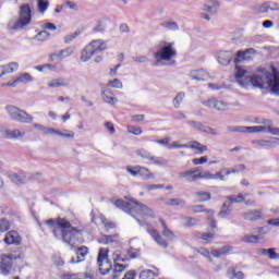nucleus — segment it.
Here are the masks:
<instances>
[{
	"mask_svg": "<svg viewBox=\"0 0 279 279\" xmlns=\"http://www.w3.org/2000/svg\"><path fill=\"white\" fill-rule=\"evenodd\" d=\"M184 101V93H179L173 99L174 108H180V104Z\"/></svg>",
	"mask_w": 279,
	"mask_h": 279,
	"instance_id": "obj_49",
	"label": "nucleus"
},
{
	"mask_svg": "<svg viewBox=\"0 0 279 279\" xmlns=\"http://www.w3.org/2000/svg\"><path fill=\"white\" fill-rule=\"evenodd\" d=\"M136 155L140 156V158H143V160H149V162H153V165H158L159 167L167 165V160L165 158L156 157L145 149L137 150Z\"/></svg>",
	"mask_w": 279,
	"mask_h": 279,
	"instance_id": "obj_9",
	"label": "nucleus"
},
{
	"mask_svg": "<svg viewBox=\"0 0 279 279\" xmlns=\"http://www.w3.org/2000/svg\"><path fill=\"white\" fill-rule=\"evenodd\" d=\"M189 149H196L199 154H204L205 151H208V146L199 144V142L194 141L190 144Z\"/></svg>",
	"mask_w": 279,
	"mask_h": 279,
	"instance_id": "obj_32",
	"label": "nucleus"
},
{
	"mask_svg": "<svg viewBox=\"0 0 279 279\" xmlns=\"http://www.w3.org/2000/svg\"><path fill=\"white\" fill-rule=\"evenodd\" d=\"M161 27H165L166 29H171L172 32H178L180 29V26L174 21H168L161 23Z\"/></svg>",
	"mask_w": 279,
	"mask_h": 279,
	"instance_id": "obj_38",
	"label": "nucleus"
},
{
	"mask_svg": "<svg viewBox=\"0 0 279 279\" xmlns=\"http://www.w3.org/2000/svg\"><path fill=\"white\" fill-rule=\"evenodd\" d=\"M38 3V10L41 12V14H45L47 12V8H49V1L47 0H37Z\"/></svg>",
	"mask_w": 279,
	"mask_h": 279,
	"instance_id": "obj_43",
	"label": "nucleus"
},
{
	"mask_svg": "<svg viewBox=\"0 0 279 279\" xmlns=\"http://www.w3.org/2000/svg\"><path fill=\"white\" fill-rule=\"evenodd\" d=\"M157 276L153 270H143L140 274V279H156Z\"/></svg>",
	"mask_w": 279,
	"mask_h": 279,
	"instance_id": "obj_41",
	"label": "nucleus"
},
{
	"mask_svg": "<svg viewBox=\"0 0 279 279\" xmlns=\"http://www.w3.org/2000/svg\"><path fill=\"white\" fill-rule=\"evenodd\" d=\"M248 195H243V194H239L238 196L231 195L228 196L227 202H230V205L232 206V204H241V202H245V197H247Z\"/></svg>",
	"mask_w": 279,
	"mask_h": 279,
	"instance_id": "obj_34",
	"label": "nucleus"
},
{
	"mask_svg": "<svg viewBox=\"0 0 279 279\" xmlns=\"http://www.w3.org/2000/svg\"><path fill=\"white\" fill-rule=\"evenodd\" d=\"M111 258L113 260V265L117 264V263H128V260H129V258H126L125 256L121 255L120 251L113 252Z\"/></svg>",
	"mask_w": 279,
	"mask_h": 279,
	"instance_id": "obj_35",
	"label": "nucleus"
},
{
	"mask_svg": "<svg viewBox=\"0 0 279 279\" xmlns=\"http://www.w3.org/2000/svg\"><path fill=\"white\" fill-rule=\"evenodd\" d=\"M46 225L53 228L52 232L56 239L63 241V243H66L72 247L74 243H77L80 236H82V229L71 226V222L64 218L46 220Z\"/></svg>",
	"mask_w": 279,
	"mask_h": 279,
	"instance_id": "obj_2",
	"label": "nucleus"
},
{
	"mask_svg": "<svg viewBox=\"0 0 279 279\" xmlns=\"http://www.w3.org/2000/svg\"><path fill=\"white\" fill-rule=\"evenodd\" d=\"M87 255H88V247L80 246L76 250V257H72L70 263H72V265H77V263H84Z\"/></svg>",
	"mask_w": 279,
	"mask_h": 279,
	"instance_id": "obj_15",
	"label": "nucleus"
},
{
	"mask_svg": "<svg viewBox=\"0 0 279 279\" xmlns=\"http://www.w3.org/2000/svg\"><path fill=\"white\" fill-rule=\"evenodd\" d=\"M0 77H3V75H10V73H15V71H19V62H10L5 65H0Z\"/></svg>",
	"mask_w": 279,
	"mask_h": 279,
	"instance_id": "obj_20",
	"label": "nucleus"
},
{
	"mask_svg": "<svg viewBox=\"0 0 279 279\" xmlns=\"http://www.w3.org/2000/svg\"><path fill=\"white\" fill-rule=\"evenodd\" d=\"M108 86H111L112 88H123V83L121 80L114 78L108 82Z\"/></svg>",
	"mask_w": 279,
	"mask_h": 279,
	"instance_id": "obj_50",
	"label": "nucleus"
},
{
	"mask_svg": "<svg viewBox=\"0 0 279 279\" xmlns=\"http://www.w3.org/2000/svg\"><path fill=\"white\" fill-rule=\"evenodd\" d=\"M14 260V255H3L0 263V271L2 276H10L12 274V263Z\"/></svg>",
	"mask_w": 279,
	"mask_h": 279,
	"instance_id": "obj_10",
	"label": "nucleus"
},
{
	"mask_svg": "<svg viewBox=\"0 0 279 279\" xmlns=\"http://www.w3.org/2000/svg\"><path fill=\"white\" fill-rule=\"evenodd\" d=\"M215 216V211L214 210H208V221L210 223V228H213L214 230L217 229V221H215L213 219V217Z\"/></svg>",
	"mask_w": 279,
	"mask_h": 279,
	"instance_id": "obj_52",
	"label": "nucleus"
},
{
	"mask_svg": "<svg viewBox=\"0 0 279 279\" xmlns=\"http://www.w3.org/2000/svg\"><path fill=\"white\" fill-rule=\"evenodd\" d=\"M5 136L8 138H23L25 136V131L16 130H8L5 131Z\"/></svg>",
	"mask_w": 279,
	"mask_h": 279,
	"instance_id": "obj_31",
	"label": "nucleus"
},
{
	"mask_svg": "<svg viewBox=\"0 0 279 279\" xmlns=\"http://www.w3.org/2000/svg\"><path fill=\"white\" fill-rule=\"evenodd\" d=\"M74 51H75V48L70 46L63 50H60L57 53V58H59V60H64L66 58H71V56H73Z\"/></svg>",
	"mask_w": 279,
	"mask_h": 279,
	"instance_id": "obj_29",
	"label": "nucleus"
},
{
	"mask_svg": "<svg viewBox=\"0 0 279 279\" xmlns=\"http://www.w3.org/2000/svg\"><path fill=\"white\" fill-rule=\"evenodd\" d=\"M77 36H80V33L78 32H75L74 34H70V35H66L64 37V43L66 45H69V43H73V40H75V38H77Z\"/></svg>",
	"mask_w": 279,
	"mask_h": 279,
	"instance_id": "obj_57",
	"label": "nucleus"
},
{
	"mask_svg": "<svg viewBox=\"0 0 279 279\" xmlns=\"http://www.w3.org/2000/svg\"><path fill=\"white\" fill-rule=\"evenodd\" d=\"M179 178L187 180V182H197L199 180V174H194L193 171L187 170L184 172H181L179 174Z\"/></svg>",
	"mask_w": 279,
	"mask_h": 279,
	"instance_id": "obj_27",
	"label": "nucleus"
},
{
	"mask_svg": "<svg viewBox=\"0 0 279 279\" xmlns=\"http://www.w3.org/2000/svg\"><path fill=\"white\" fill-rule=\"evenodd\" d=\"M190 144H180L179 142H173L168 149H189Z\"/></svg>",
	"mask_w": 279,
	"mask_h": 279,
	"instance_id": "obj_46",
	"label": "nucleus"
},
{
	"mask_svg": "<svg viewBox=\"0 0 279 279\" xmlns=\"http://www.w3.org/2000/svg\"><path fill=\"white\" fill-rule=\"evenodd\" d=\"M217 60H218L219 64H222V66H228V63L232 62V52L220 51V52H218Z\"/></svg>",
	"mask_w": 279,
	"mask_h": 279,
	"instance_id": "obj_23",
	"label": "nucleus"
},
{
	"mask_svg": "<svg viewBox=\"0 0 279 279\" xmlns=\"http://www.w3.org/2000/svg\"><path fill=\"white\" fill-rule=\"evenodd\" d=\"M268 258H270V260H278L279 256L278 253H276V248H268Z\"/></svg>",
	"mask_w": 279,
	"mask_h": 279,
	"instance_id": "obj_61",
	"label": "nucleus"
},
{
	"mask_svg": "<svg viewBox=\"0 0 279 279\" xmlns=\"http://www.w3.org/2000/svg\"><path fill=\"white\" fill-rule=\"evenodd\" d=\"M101 97L105 104H109V106H117L119 104V99L114 97V93L109 87L101 88Z\"/></svg>",
	"mask_w": 279,
	"mask_h": 279,
	"instance_id": "obj_12",
	"label": "nucleus"
},
{
	"mask_svg": "<svg viewBox=\"0 0 279 279\" xmlns=\"http://www.w3.org/2000/svg\"><path fill=\"white\" fill-rule=\"evenodd\" d=\"M97 263L101 276H108L112 270V263L108 260V248H100L97 257Z\"/></svg>",
	"mask_w": 279,
	"mask_h": 279,
	"instance_id": "obj_7",
	"label": "nucleus"
},
{
	"mask_svg": "<svg viewBox=\"0 0 279 279\" xmlns=\"http://www.w3.org/2000/svg\"><path fill=\"white\" fill-rule=\"evenodd\" d=\"M195 195L198 197L199 202L210 201V193L208 192H196Z\"/></svg>",
	"mask_w": 279,
	"mask_h": 279,
	"instance_id": "obj_47",
	"label": "nucleus"
},
{
	"mask_svg": "<svg viewBox=\"0 0 279 279\" xmlns=\"http://www.w3.org/2000/svg\"><path fill=\"white\" fill-rule=\"evenodd\" d=\"M89 47H92V50L95 53H101V51H106V49H108V45L106 44V41L101 40V39H95L92 43L88 44Z\"/></svg>",
	"mask_w": 279,
	"mask_h": 279,
	"instance_id": "obj_19",
	"label": "nucleus"
},
{
	"mask_svg": "<svg viewBox=\"0 0 279 279\" xmlns=\"http://www.w3.org/2000/svg\"><path fill=\"white\" fill-rule=\"evenodd\" d=\"M252 145H256L257 148L260 147H271V145H279V138L278 137H272L271 141L267 140H255L252 142Z\"/></svg>",
	"mask_w": 279,
	"mask_h": 279,
	"instance_id": "obj_22",
	"label": "nucleus"
},
{
	"mask_svg": "<svg viewBox=\"0 0 279 279\" xmlns=\"http://www.w3.org/2000/svg\"><path fill=\"white\" fill-rule=\"evenodd\" d=\"M10 230V221L7 219L0 220V232H8Z\"/></svg>",
	"mask_w": 279,
	"mask_h": 279,
	"instance_id": "obj_51",
	"label": "nucleus"
},
{
	"mask_svg": "<svg viewBox=\"0 0 279 279\" xmlns=\"http://www.w3.org/2000/svg\"><path fill=\"white\" fill-rule=\"evenodd\" d=\"M140 256V253L137 250H134V248H130L128 252H126V255L124 256V258H129L128 259V263L129 260H132L133 258H138Z\"/></svg>",
	"mask_w": 279,
	"mask_h": 279,
	"instance_id": "obj_44",
	"label": "nucleus"
},
{
	"mask_svg": "<svg viewBox=\"0 0 279 279\" xmlns=\"http://www.w3.org/2000/svg\"><path fill=\"white\" fill-rule=\"evenodd\" d=\"M5 110L9 117L13 121H17L19 123H32L34 121V117L29 116L26 111H23L21 108L15 106H7Z\"/></svg>",
	"mask_w": 279,
	"mask_h": 279,
	"instance_id": "obj_6",
	"label": "nucleus"
},
{
	"mask_svg": "<svg viewBox=\"0 0 279 279\" xmlns=\"http://www.w3.org/2000/svg\"><path fill=\"white\" fill-rule=\"evenodd\" d=\"M45 134H51L52 136H61V138H75V132L71 130L58 131L49 126H47Z\"/></svg>",
	"mask_w": 279,
	"mask_h": 279,
	"instance_id": "obj_14",
	"label": "nucleus"
},
{
	"mask_svg": "<svg viewBox=\"0 0 279 279\" xmlns=\"http://www.w3.org/2000/svg\"><path fill=\"white\" fill-rule=\"evenodd\" d=\"M201 256H204L205 258H208V260L213 262V258L210 257V251L208 248L199 247L196 250Z\"/></svg>",
	"mask_w": 279,
	"mask_h": 279,
	"instance_id": "obj_48",
	"label": "nucleus"
},
{
	"mask_svg": "<svg viewBox=\"0 0 279 279\" xmlns=\"http://www.w3.org/2000/svg\"><path fill=\"white\" fill-rule=\"evenodd\" d=\"M10 180L11 182H13V184H25V182H27V174L23 172L17 174H11Z\"/></svg>",
	"mask_w": 279,
	"mask_h": 279,
	"instance_id": "obj_28",
	"label": "nucleus"
},
{
	"mask_svg": "<svg viewBox=\"0 0 279 279\" xmlns=\"http://www.w3.org/2000/svg\"><path fill=\"white\" fill-rule=\"evenodd\" d=\"M132 60L133 62H136V64H145V62H149V59L145 56L133 57Z\"/></svg>",
	"mask_w": 279,
	"mask_h": 279,
	"instance_id": "obj_53",
	"label": "nucleus"
},
{
	"mask_svg": "<svg viewBox=\"0 0 279 279\" xmlns=\"http://www.w3.org/2000/svg\"><path fill=\"white\" fill-rule=\"evenodd\" d=\"M196 239H202L205 243H210L215 239V233H197Z\"/></svg>",
	"mask_w": 279,
	"mask_h": 279,
	"instance_id": "obj_39",
	"label": "nucleus"
},
{
	"mask_svg": "<svg viewBox=\"0 0 279 279\" xmlns=\"http://www.w3.org/2000/svg\"><path fill=\"white\" fill-rule=\"evenodd\" d=\"M32 23V9L29 4H23L20 9V16L9 23L10 29H25Z\"/></svg>",
	"mask_w": 279,
	"mask_h": 279,
	"instance_id": "obj_4",
	"label": "nucleus"
},
{
	"mask_svg": "<svg viewBox=\"0 0 279 279\" xmlns=\"http://www.w3.org/2000/svg\"><path fill=\"white\" fill-rule=\"evenodd\" d=\"M232 205L230 204V201H226L222 205L221 210L219 211V217H228L232 213V209H230Z\"/></svg>",
	"mask_w": 279,
	"mask_h": 279,
	"instance_id": "obj_33",
	"label": "nucleus"
},
{
	"mask_svg": "<svg viewBox=\"0 0 279 279\" xmlns=\"http://www.w3.org/2000/svg\"><path fill=\"white\" fill-rule=\"evenodd\" d=\"M190 77L191 80H196L197 82H206L210 76L206 70H191Z\"/></svg>",
	"mask_w": 279,
	"mask_h": 279,
	"instance_id": "obj_16",
	"label": "nucleus"
},
{
	"mask_svg": "<svg viewBox=\"0 0 279 279\" xmlns=\"http://www.w3.org/2000/svg\"><path fill=\"white\" fill-rule=\"evenodd\" d=\"M183 226L191 228L193 226H197L199 223V219L193 217H184L182 219Z\"/></svg>",
	"mask_w": 279,
	"mask_h": 279,
	"instance_id": "obj_36",
	"label": "nucleus"
},
{
	"mask_svg": "<svg viewBox=\"0 0 279 279\" xmlns=\"http://www.w3.org/2000/svg\"><path fill=\"white\" fill-rule=\"evenodd\" d=\"M263 213V209H248L243 214V219L245 221H260V219H265Z\"/></svg>",
	"mask_w": 279,
	"mask_h": 279,
	"instance_id": "obj_13",
	"label": "nucleus"
},
{
	"mask_svg": "<svg viewBox=\"0 0 279 279\" xmlns=\"http://www.w3.org/2000/svg\"><path fill=\"white\" fill-rule=\"evenodd\" d=\"M93 56H95V52L93 51V47L87 45L81 52V60L83 62H88V60H90V58H93Z\"/></svg>",
	"mask_w": 279,
	"mask_h": 279,
	"instance_id": "obj_26",
	"label": "nucleus"
},
{
	"mask_svg": "<svg viewBox=\"0 0 279 279\" xmlns=\"http://www.w3.org/2000/svg\"><path fill=\"white\" fill-rule=\"evenodd\" d=\"M203 11L207 12L208 14H217V9L210 4H204Z\"/></svg>",
	"mask_w": 279,
	"mask_h": 279,
	"instance_id": "obj_55",
	"label": "nucleus"
},
{
	"mask_svg": "<svg viewBox=\"0 0 279 279\" xmlns=\"http://www.w3.org/2000/svg\"><path fill=\"white\" fill-rule=\"evenodd\" d=\"M193 165H204L208 162V156L192 159Z\"/></svg>",
	"mask_w": 279,
	"mask_h": 279,
	"instance_id": "obj_60",
	"label": "nucleus"
},
{
	"mask_svg": "<svg viewBox=\"0 0 279 279\" xmlns=\"http://www.w3.org/2000/svg\"><path fill=\"white\" fill-rule=\"evenodd\" d=\"M267 12H269V5L267 4V2L257 7V14H267Z\"/></svg>",
	"mask_w": 279,
	"mask_h": 279,
	"instance_id": "obj_56",
	"label": "nucleus"
},
{
	"mask_svg": "<svg viewBox=\"0 0 279 279\" xmlns=\"http://www.w3.org/2000/svg\"><path fill=\"white\" fill-rule=\"evenodd\" d=\"M159 222L161 223V230H162L163 236H166L167 239H170V241H173V239H175V233H173V231H171L167 227V223H165V220L159 219Z\"/></svg>",
	"mask_w": 279,
	"mask_h": 279,
	"instance_id": "obj_30",
	"label": "nucleus"
},
{
	"mask_svg": "<svg viewBox=\"0 0 279 279\" xmlns=\"http://www.w3.org/2000/svg\"><path fill=\"white\" fill-rule=\"evenodd\" d=\"M7 245H21V235L16 231H9L4 238Z\"/></svg>",
	"mask_w": 279,
	"mask_h": 279,
	"instance_id": "obj_17",
	"label": "nucleus"
},
{
	"mask_svg": "<svg viewBox=\"0 0 279 279\" xmlns=\"http://www.w3.org/2000/svg\"><path fill=\"white\" fill-rule=\"evenodd\" d=\"M215 177L210 172H199L198 180H213Z\"/></svg>",
	"mask_w": 279,
	"mask_h": 279,
	"instance_id": "obj_59",
	"label": "nucleus"
},
{
	"mask_svg": "<svg viewBox=\"0 0 279 279\" xmlns=\"http://www.w3.org/2000/svg\"><path fill=\"white\" fill-rule=\"evenodd\" d=\"M256 53V49L248 48L246 50H239L236 52V58L234 59V62H243L245 60H250V56H254Z\"/></svg>",
	"mask_w": 279,
	"mask_h": 279,
	"instance_id": "obj_18",
	"label": "nucleus"
},
{
	"mask_svg": "<svg viewBox=\"0 0 279 279\" xmlns=\"http://www.w3.org/2000/svg\"><path fill=\"white\" fill-rule=\"evenodd\" d=\"M268 4V10L270 12H278L279 10V3L278 2H267Z\"/></svg>",
	"mask_w": 279,
	"mask_h": 279,
	"instance_id": "obj_63",
	"label": "nucleus"
},
{
	"mask_svg": "<svg viewBox=\"0 0 279 279\" xmlns=\"http://www.w3.org/2000/svg\"><path fill=\"white\" fill-rule=\"evenodd\" d=\"M122 279H136L135 270H129Z\"/></svg>",
	"mask_w": 279,
	"mask_h": 279,
	"instance_id": "obj_64",
	"label": "nucleus"
},
{
	"mask_svg": "<svg viewBox=\"0 0 279 279\" xmlns=\"http://www.w3.org/2000/svg\"><path fill=\"white\" fill-rule=\"evenodd\" d=\"M202 104L205 108H209V110H217L218 112H226V110H229L230 108V104L217 98H209L202 101Z\"/></svg>",
	"mask_w": 279,
	"mask_h": 279,
	"instance_id": "obj_8",
	"label": "nucleus"
},
{
	"mask_svg": "<svg viewBox=\"0 0 279 279\" xmlns=\"http://www.w3.org/2000/svg\"><path fill=\"white\" fill-rule=\"evenodd\" d=\"M128 132L129 134H134V136H141L143 134V130L138 126H132Z\"/></svg>",
	"mask_w": 279,
	"mask_h": 279,
	"instance_id": "obj_54",
	"label": "nucleus"
},
{
	"mask_svg": "<svg viewBox=\"0 0 279 279\" xmlns=\"http://www.w3.org/2000/svg\"><path fill=\"white\" fill-rule=\"evenodd\" d=\"M174 45V43H165L160 46L159 51L154 53L157 64L162 62V60L169 62V60H173L178 56Z\"/></svg>",
	"mask_w": 279,
	"mask_h": 279,
	"instance_id": "obj_5",
	"label": "nucleus"
},
{
	"mask_svg": "<svg viewBox=\"0 0 279 279\" xmlns=\"http://www.w3.org/2000/svg\"><path fill=\"white\" fill-rule=\"evenodd\" d=\"M189 125H191V128H194V130H198V132H205L206 130V126L202 124V122L190 121Z\"/></svg>",
	"mask_w": 279,
	"mask_h": 279,
	"instance_id": "obj_45",
	"label": "nucleus"
},
{
	"mask_svg": "<svg viewBox=\"0 0 279 279\" xmlns=\"http://www.w3.org/2000/svg\"><path fill=\"white\" fill-rule=\"evenodd\" d=\"M168 206H184V201L180 198H171L168 203Z\"/></svg>",
	"mask_w": 279,
	"mask_h": 279,
	"instance_id": "obj_58",
	"label": "nucleus"
},
{
	"mask_svg": "<svg viewBox=\"0 0 279 279\" xmlns=\"http://www.w3.org/2000/svg\"><path fill=\"white\" fill-rule=\"evenodd\" d=\"M51 34L47 31H41L35 36V40L44 41V40H49V37Z\"/></svg>",
	"mask_w": 279,
	"mask_h": 279,
	"instance_id": "obj_42",
	"label": "nucleus"
},
{
	"mask_svg": "<svg viewBox=\"0 0 279 279\" xmlns=\"http://www.w3.org/2000/svg\"><path fill=\"white\" fill-rule=\"evenodd\" d=\"M16 78H17L19 84H27L33 81L32 74H29V73H23L20 76H17Z\"/></svg>",
	"mask_w": 279,
	"mask_h": 279,
	"instance_id": "obj_40",
	"label": "nucleus"
},
{
	"mask_svg": "<svg viewBox=\"0 0 279 279\" xmlns=\"http://www.w3.org/2000/svg\"><path fill=\"white\" fill-rule=\"evenodd\" d=\"M264 126H232L230 132H238L239 134H258L260 132H268L272 136H279V128L274 126L271 120H263Z\"/></svg>",
	"mask_w": 279,
	"mask_h": 279,
	"instance_id": "obj_3",
	"label": "nucleus"
},
{
	"mask_svg": "<svg viewBox=\"0 0 279 279\" xmlns=\"http://www.w3.org/2000/svg\"><path fill=\"white\" fill-rule=\"evenodd\" d=\"M137 169H138V175L145 182L147 180H154V178H156V174H154V172H151V170H149V168H145V167L140 166V168H137Z\"/></svg>",
	"mask_w": 279,
	"mask_h": 279,
	"instance_id": "obj_24",
	"label": "nucleus"
},
{
	"mask_svg": "<svg viewBox=\"0 0 279 279\" xmlns=\"http://www.w3.org/2000/svg\"><path fill=\"white\" fill-rule=\"evenodd\" d=\"M119 235H102L99 239V243H101L102 245H110V243H114V241H117V238Z\"/></svg>",
	"mask_w": 279,
	"mask_h": 279,
	"instance_id": "obj_37",
	"label": "nucleus"
},
{
	"mask_svg": "<svg viewBox=\"0 0 279 279\" xmlns=\"http://www.w3.org/2000/svg\"><path fill=\"white\" fill-rule=\"evenodd\" d=\"M130 267V265L128 264H123V262H118L116 264H113V279H119L121 278L123 271H125V269H128Z\"/></svg>",
	"mask_w": 279,
	"mask_h": 279,
	"instance_id": "obj_21",
	"label": "nucleus"
},
{
	"mask_svg": "<svg viewBox=\"0 0 279 279\" xmlns=\"http://www.w3.org/2000/svg\"><path fill=\"white\" fill-rule=\"evenodd\" d=\"M102 223L105 225L106 231L108 232V230H113V228H117V225H114V222L102 219Z\"/></svg>",
	"mask_w": 279,
	"mask_h": 279,
	"instance_id": "obj_62",
	"label": "nucleus"
},
{
	"mask_svg": "<svg viewBox=\"0 0 279 279\" xmlns=\"http://www.w3.org/2000/svg\"><path fill=\"white\" fill-rule=\"evenodd\" d=\"M255 234H245L241 238L242 243H258L263 241V236H265V232L263 231V228H257L254 231Z\"/></svg>",
	"mask_w": 279,
	"mask_h": 279,
	"instance_id": "obj_11",
	"label": "nucleus"
},
{
	"mask_svg": "<svg viewBox=\"0 0 279 279\" xmlns=\"http://www.w3.org/2000/svg\"><path fill=\"white\" fill-rule=\"evenodd\" d=\"M114 206H117V208H121V210L133 217V219H136L142 228L146 227L148 234H150V236L157 244L160 245V247H169L167 241L161 238L160 233H158V231L154 229L151 225L138 219V217H150L151 219H154V217H156V213L154 211V209L147 207V205L145 204L136 202L134 198H131L129 202H125L123 199H117L114 202Z\"/></svg>",
	"mask_w": 279,
	"mask_h": 279,
	"instance_id": "obj_1",
	"label": "nucleus"
},
{
	"mask_svg": "<svg viewBox=\"0 0 279 279\" xmlns=\"http://www.w3.org/2000/svg\"><path fill=\"white\" fill-rule=\"evenodd\" d=\"M62 86H69V81L64 77L52 78L48 83V88H60Z\"/></svg>",
	"mask_w": 279,
	"mask_h": 279,
	"instance_id": "obj_25",
	"label": "nucleus"
}]
</instances>
